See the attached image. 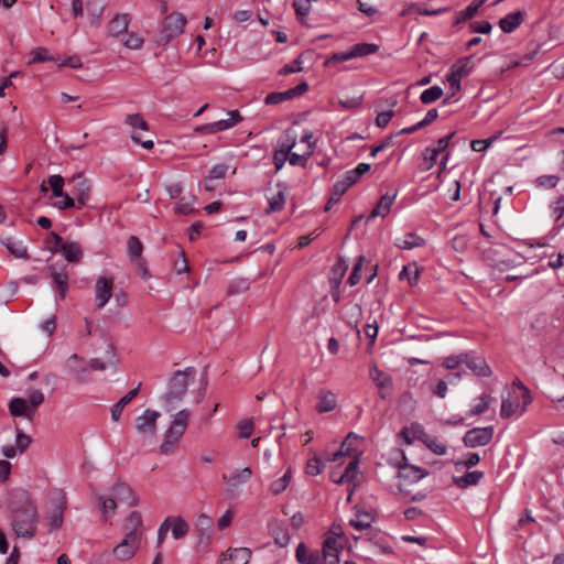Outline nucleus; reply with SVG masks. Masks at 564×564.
Listing matches in <instances>:
<instances>
[{
  "label": "nucleus",
  "instance_id": "obj_1",
  "mask_svg": "<svg viewBox=\"0 0 564 564\" xmlns=\"http://www.w3.org/2000/svg\"><path fill=\"white\" fill-rule=\"evenodd\" d=\"M13 497L9 505L12 530L18 536L32 539L36 533L37 508L24 490L14 492Z\"/></svg>",
  "mask_w": 564,
  "mask_h": 564
},
{
  "label": "nucleus",
  "instance_id": "obj_2",
  "mask_svg": "<svg viewBox=\"0 0 564 564\" xmlns=\"http://www.w3.org/2000/svg\"><path fill=\"white\" fill-rule=\"evenodd\" d=\"M196 369L187 367L184 370H176L169 380L167 389L162 394L161 401L166 412L175 410L186 394L187 388L194 381Z\"/></svg>",
  "mask_w": 564,
  "mask_h": 564
},
{
  "label": "nucleus",
  "instance_id": "obj_3",
  "mask_svg": "<svg viewBox=\"0 0 564 564\" xmlns=\"http://www.w3.org/2000/svg\"><path fill=\"white\" fill-rule=\"evenodd\" d=\"M189 417L191 411L188 409H182L174 414L173 420L164 434V440L160 446L162 454L170 455L174 452L175 445L178 443L186 431Z\"/></svg>",
  "mask_w": 564,
  "mask_h": 564
},
{
  "label": "nucleus",
  "instance_id": "obj_4",
  "mask_svg": "<svg viewBox=\"0 0 564 564\" xmlns=\"http://www.w3.org/2000/svg\"><path fill=\"white\" fill-rule=\"evenodd\" d=\"M393 453L400 455L402 458L401 462H397V466L399 469L398 477L400 478L401 481L399 489L401 491L405 490L403 488L404 485L415 484L425 476H427L429 473L424 468L409 464L408 458L405 457L402 451L394 449Z\"/></svg>",
  "mask_w": 564,
  "mask_h": 564
},
{
  "label": "nucleus",
  "instance_id": "obj_5",
  "mask_svg": "<svg viewBox=\"0 0 564 564\" xmlns=\"http://www.w3.org/2000/svg\"><path fill=\"white\" fill-rule=\"evenodd\" d=\"M186 18L181 13H171L164 20L163 26L156 40L158 44L166 45L172 39L183 33Z\"/></svg>",
  "mask_w": 564,
  "mask_h": 564
},
{
  "label": "nucleus",
  "instance_id": "obj_6",
  "mask_svg": "<svg viewBox=\"0 0 564 564\" xmlns=\"http://www.w3.org/2000/svg\"><path fill=\"white\" fill-rule=\"evenodd\" d=\"M160 416V412L147 409L141 415L137 416L134 420V429L137 433L143 440H153L158 431L156 421Z\"/></svg>",
  "mask_w": 564,
  "mask_h": 564
},
{
  "label": "nucleus",
  "instance_id": "obj_7",
  "mask_svg": "<svg viewBox=\"0 0 564 564\" xmlns=\"http://www.w3.org/2000/svg\"><path fill=\"white\" fill-rule=\"evenodd\" d=\"M492 436L494 426L474 427L465 433L463 443L466 447L469 448L486 446L490 443Z\"/></svg>",
  "mask_w": 564,
  "mask_h": 564
},
{
  "label": "nucleus",
  "instance_id": "obj_8",
  "mask_svg": "<svg viewBox=\"0 0 564 564\" xmlns=\"http://www.w3.org/2000/svg\"><path fill=\"white\" fill-rule=\"evenodd\" d=\"M50 276L52 279V286L58 293L59 299L64 300L68 291V274L64 268H58L57 264L53 263L47 267Z\"/></svg>",
  "mask_w": 564,
  "mask_h": 564
},
{
  "label": "nucleus",
  "instance_id": "obj_9",
  "mask_svg": "<svg viewBox=\"0 0 564 564\" xmlns=\"http://www.w3.org/2000/svg\"><path fill=\"white\" fill-rule=\"evenodd\" d=\"M124 538H128V541H139L141 542L142 536V517L139 511H132L129 517L126 519L123 524Z\"/></svg>",
  "mask_w": 564,
  "mask_h": 564
},
{
  "label": "nucleus",
  "instance_id": "obj_10",
  "mask_svg": "<svg viewBox=\"0 0 564 564\" xmlns=\"http://www.w3.org/2000/svg\"><path fill=\"white\" fill-rule=\"evenodd\" d=\"M69 183L74 184V195L76 196V200L78 203L77 209H80L87 204L90 197V182L83 175L78 174L73 176Z\"/></svg>",
  "mask_w": 564,
  "mask_h": 564
},
{
  "label": "nucleus",
  "instance_id": "obj_11",
  "mask_svg": "<svg viewBox=\"0 0 564 564\" xmlns=\"http://www.w3.org/2000/svg\"><path fill=\"white\" fill-rule=\"evenodd\" d=\"M56 505L50 513V527L51 530H57L63 525L64 510L66 509V497L62 490L54 492Z\"/></svg>",
  "mask_w": 564,
  "mask_h": 564
},
{
  "label": "nucleus",
  "instance_id": "obj_12",
  "mask_svg": "<svg viewBox=\"0 0 564 564\" xmlns=\"http://www.w3.org/2000/svg\"><path fill=\"white\" fill-rule=\"evenodd\" d=\"M426 432L422 424L413 422L410 425L403 426L398 434V438L402 444L411 445L415 441L423 442Z\"/></svg>",
  "mask_w": 564,
  "mask_h": 564
},
{
  "label": "nucleus",
  "instance_id": "obj_13",
  "mask_svg": "<svg viewBox=\"0 0 564 564\" xmlns=\"http://www.w3.org/2000/svg\"><path fill=\"white\" fill-rule=\"evenodd\" d=\"M213 519L204 513L199 514L196 522L197 545L207 546L213 535Z\"/></svg>",
  "mask_w": 564,
  "mask_h": 564
},
{
  "label": "nucleus",
  "instance_id": "obj_14",
  "mask_svg": "<svg viewBox=\"0 0 564 564\" xmlns=\"http://www.w3.org/2000/svg\"><path fill=\"white\" fill-rule=\"evenodd\" d=\"M113 280L111 278L100 276L95 286L97 308H102L112 295Z\"/></svg>",
  "mask_w": 564,
  "mask_h": 564
},
{
  "label": "nucleus",
  "instance_id": "obj_15",
  "mask_svg": "<svg viewBox=\"0 0 564 564\" xmlns=\"http://www.w3.org/2000/svg\"><path fill=\"white\" fill-rule=\"evenodd\" d=\"M463 361L469 370H471L475 375L479 377H489L491 375V369L486 362V360L474 354H463Z\"/></svg>",
  "mask_w": 564,
  "mask_h": 564
},
{
  "label": "nucleus",
  "instance_id": "obj_16",
  "mask_svg": "<svg viewBox=\"0 0 564 564\" xmlns=\"http://www.w3.org/2000/svg\"><path fill=\"white\" fill-rule=\"evenodd\" d=\"M359 435L350 432L340 445V448L335 452L332 457L328 458L330 462H337L341 456H351L352 458L359 457V452L355 448V443L359 440Z\"/></svg>",
  "mask_w": 564,
  "mask_h": 564
},
{
  "label": "nucleus",
  "instance_id": "obj_17",
  "mask_svg": "<svg viewBox=\"0 0 564 564\" xmlns=\"http://www.w3.org/2000/svg\"><path fill=\"white\" fill-rule=\"evenodd\" d=\"M251 551L248 547L229 549L224 554L219 564H248Z\"/></svg>",
  "mask_w": 564,
  "mask_h": 564
},
{
  "label": "nucleus",
  "instance_id": "obj_18",
  "mask_svg": "<svg viewBox=\"0 0 564 564\" xmlns=\"http://www.w3.org/2000/svg\"><path fill=\"white\" fill-rule=\"evenodd\" d=\"M130 22L131 17L128 13H117L107 26L108 34L118 37L128 31Z\"/></svg>",
  "mask_w": 564,
  "mask_h": 564
},
{
  "label": "nucleus",
  "instance_id": "obj_19",
  "mask_svg": "<svg viewBox=\"0 0 564 564\" xmlns=\"http://www.w3.org/2000/svg\"><path fill=\"white\" fill-rule=\"evenodd\" d=\"M140 545L139 541H128V538H123V540L113 547V555L116 558L120 561H127L130 560L135 552L138 551Z\"/></svg>",
  "mask_w": 564,
  "mask_h": 564
},
{
  "label": "nucleus",
  "instance_id": "obj_20",
  "mask_svg": "<svg viewBox=\"0 0 564 564\" xmlns=\"http://www.w3.org/2000/svg\"><path fill=\"white\" fill-rule=\"evenodd\" d=\"M388 216V193L382 194L377 206L371 210V213L366 217L365 223L367 226H373L378 218H380V224L384 223L386 217Z\"/></svg>",
  "mask_w": 564,
  "mask_h": 564
},
{
  "label": "nucleus",
  "instance_id": "obj_21",
  "mask_svg": "<svg viewBox=\"0 0 564 564\" xmlns=\"http://www.w3.org/2000/svg\"><path fill=\"white\" fill-rule=\"evenodd\" d=\"M112 496L116 501L127 503L128 506H134L137 503V497L132 489L124 482H117L113 485Z\"/></svg>",
  "mask_w": 564,
  "mask_h": 564
},
{
  "label": "nucleus",
  "instance_id": "obj_22",
  "mask_svg": "<svg viewBox=\"0 0 564 564\" xmlns=\"http://www.w3.org/2000/svg\"><path fill=\"white\" fill-rule=\"evenodd\" d=\"M269 532L273 538L275 544L280 547H285L290 543V534L285 525L280 521H272L269 523Z\"/></svg>",
  "mask_w": 564,
  "mask_h": 564
},
{
  "label": "nucleus",
  "instance_id": "obj_23",
  "mask_svg": "<svg viewBox=\"0 0 564 564\" xmlns=\"http://www.w3.org/2000/svg\"><path fill=\"white\" fill-rule=\"evenodd\" d=\"M369 377L371 381L378 387L379 394L382 400L387 398V381L388 377L384 371L380 370L375 361L370 362Z\"/></svg>",
  "mask_w": 564,
  "mask_h": 564
},
{
  "label": "nucleus",
  "instance_id": "obj_24",
  "mask_svg": "<svg viewBox=\"0 0 564 564\" xmlns=\"http://www.w3.org/2000/svg\"><path fill=\"white\" fill-rule=\"evenodd\" d=\"M9 411L12 416H25L32 419L34 413L30 410L28 401L24 398H13L9 402Z\"/></svg>",
  "mask_w": 564,
  "mask_h": 564
},
{
  "label": "nucleus",
  "instance_id": "obj_25",
  "mask_svg": "<svg viewBox=\"0 0 564 564\" xmlns=\"http://www.w3.org/2000/svg\"><path fill=\"white\" fill-rule=\"evenodd\" d=\"M337 406L336 395L332 391H321L318 393V402L316 404V411L319 413H326L333 411Z\"/></svg>",
  "mask_w": 564,
  "mask_h": 564
},
{
  "label": "nucleus",
  "instance_id": "obj_26",
  "mask_svg": "<svg viewBox=\"0 0 564 564\" xmlns=\"http://www.w3.org/2000/svg\"><path fill=\"white\" fill-rule=\"evenodd\" d=\"M522 20L521 11L511 12L499 21V26L505 33H511L521 24Z\"/></svg>",
  "mask_w": 564,
  "mask_h": 564
},
{
  "label": "nucleus",
  "instance_id": "obj_27",
  "mask_svg": "<svg viewBox=\"0 0 564 564\" xmlns=\"http://www.w3.org/2000/svg\"><path fill=\"white\" fill-rule=\"evenodd\" d=\"M171 520L172 536L181 540L189 532V524L182 517H167Z\"/></svg>",
  "mask_w": 564,
  "mask_h": 564
},
{
  "label": "nucleus",
  "instance_id": "obj_28",
  "mask_svg": "<svg viewBox=\"0 0 564 564\" xmlns=\"http://www.w3.org/2000/svg\"><path fill=\"white\" fill-rule=\"evenodd\" d=\"M484 477V473L479 470L469 471L463 476L454 477L453 482L459 488H467L477 485Z\"/></svg>",
  "mask_w": 564,
  "mask_h": 564
},
{
  "label": "nucleus",
  "instance_id": "obj_29",
  "mask_svg": "<svg viewBox=\"0 0 564 564\" xmlns=\"http://www.w3.org/2000/svg\"><path fill=\"white\" fill-rule=\"evenodd\" d=\"M251 475V469L249 467H245L240 470H235L229 478H227L226 474H223V478L228 480V485L231 488H237L238 486L247 482Z\"/></svg>",
  "mask_w": 564,
  "mask_h": 564
},
{
  "label": "nucleus",
  "instance_id": "obj_30",
  "mask_svg": "<svg viewBox=\"0 0 564 564\" xmlns=\"http://www.w3.org/2000/svg\"><path fill=\"white\" fill-rule=\"evenodd\" d=\"M2 243L6 246L8 251L15 258H20V259L29 258L26 248L24 247L22 241L14 240L13 238H4V239H2Z\"/></svg>",
  "mask_w": 564,
  "mask_h": 564
},
{
  "label": "nucleus",
  "instance_id": "obj_31",
  "mask_svg": "<svg viewBox=\"0 0 564 564\" xmlns=\"http://www.w3.org/2000/svg\"><path fill=\"white\" fill-rule=\"evenodd\" d=\"M61 252L68 262H78L83 257L82 247L77 242H65Z\"/></svg>",
  "mask_w": 564,
  "mask_h": 564
},
{
  "label": "nucleus",
  "instance_id": "obj_32",
  "mask_svg": "<svg viewBox=\"0 0 564 564\" xmlns=\"http://www.w3.org/2000/svg\"><path fill=\"white\" fill-rule=\"evenodd\" d=\"M348 269L347 261L339 257L336 263L332 268V275L329 278V283L335 285H340L341 280Z\"/></svg>",
  "mask_w": 564,
  "mask_h": 564
},
{
  "label": "nucleus",
  "instance_id": "obj_33",
  "mask_svg": "<svg viewBox=\"0 0 564 564\" xmlns=\"http://www.w3.org/2000/svg\"><path fill=\"white\" fill-rule=\"evenodd\" d=\"M228 116V119H223L214 122L216 132L228 130L242 121V117L240 116L238 110L229 111Z\"/></svg>",
  "mask_w": 564,
  "mask_h": 564
},
{
  "label": "nucleus",
  "instance_id": "obj_34",
  "mask_svg": "<svg viewBox=\"0 0 564 564\" xmlns=\"http://www.w3.org/2000/svg\"><path fill=\"white\" fill-rule=\"evenodd\" d=\"M484 0H474L470 4H468L464 10L457 12L455 24H459L465 22L476 15L479 8L482 6Z\"/></svg>",
  "mask_w": 564,
  "mask_h": 564
},
{
  "label": "nucleus",
  "instance_id": "obj_35",
  "mask_svg": "<svg viewBox=\"0 0 564 564\" xmlns=\"http://www.w3.org/2000/svg\"><path fill=\"white\" fill-rule=\"evenodd\" d=\"M373 520L375 517L371 511H358L356 519H351L349 523L357 530H364L370 528Z\"/></svg>",
  "mask_w": 564,
  "mask_h": 564
},
{
  "label": "nucleus",
  "instance_id": "obj_36",
  "mask_svg": "<svg viewBox=\"0 0 564 564\" xmlns=\"http://www.w3.org/2000/svg\"><path fill=\"white\" fill-rule=\"evenodd\" d=\"M424 240L415 234H406L403 238L395 239V246L400 249L410 250L422 246Z\"/></svg>",
  "mask_w": 564,
  "mask_h": 564
},
{
  "label": "nucleus",
  "instance_id": "obj_37",
  "mask_svg": "<svg viewBox=\"0 0 564 564\" xmlns=\"http://www.w3.org/2000/svg\"><path fill=\"white\" fill-rule=\"evenodd\" d=\"M422 443L435 455L442 456L447 453L446 444L442 443L437 437L427 433Z\"/></svg>",
  "mask_w": 564,
  "mask_h": 564
},
{
  "label": "nucleus",
  "instance_id": "obj_38",
  "mask_svg": "<svg viewBox=\"0 0 564 564\" xmlns=\"http://www.w3.org/2000/svg\"><path fill=\"white\" fill-rule=\"evenodd\" d=\"M438 116V112L436 109H430L425 117L419 121L417 123L409 127V128H404L402 130H400L397 135L401 134V133H412V132H415L416 130L432 123Z\"/></svg>",
  "mask_w": 564,
  "mask_h": 564
},
{
  "label": "nucleus",
  "instance_id": "obj_39",
  "mask_svg": "<svg viewBox=\"0 0 564 564\" xmlns=\"http://www.w3.org/2000/svg\"><path fill=\"white\" fill-rule=\"evenodd\" d=\"M127 245L128 256L131 261L142 258L143 245L137 236H130Z\"/></svg>",
  "mask_w": 564,
  "mask_h": 564
},
{
  "label": "nucleus",
  "instance_id": "obj_40",
  "mask_svg": "<svg viewBox=\"0 0 564 564\" xmlns=\"http://www.w3.org/2000/svg\"><path fill=\"white\" fill-rule=\"evenodd\" d=\"M97 499L100 505L102 517L105 520H107L113 514L117 508V501L113 497L105 498L104 496H98Z\"/></svg>",
  "mask_w": 564,
  "mask_h": 564
},
{
  "label": "nucleus",
  "instance_id": "obj_41",
  "mask_svg": "<svg viewBox=\"0 0 564 564\" xmlns=\"http://www.w3.org/2000/svg\"><path fill=\"white\" fill-rule=\"evenodd\" d=\"M494 401L495 399L492 397L482 394L481 397H479V402L467 412V415L475 416L482 414L489 409L491 402Z\"/></svg>",
  "mask_w": 564,
  "mask_h": 564
},
{
  "label": "nucleus",
  "instance_id": "obj_42",
  "mask_svg": "<svg viewBox=\"0 0 564 564\" xmlns=\"http://www.w3.org/2000/svg\"><path fill=\"white\" fill-rule=\"evenodd\" d=\"M443 96V89L440 86H432L422 91L420 100L424 105H430Z\"/></svg>",
  "mask_w": 564,
  "mask_h": 564
},
{
  "label": "nucleus",
  "instance_id": "obj_43",
  "mask_svg": "<svg viewBox=\"0 0 564 564\" xmlns=\"http://www.w3.org/2000/svg\"><path fill=\"white\" fill-rule=\"evenodd\" d=\"M285 205V193L284 191H279L275 195L269 198V207L267 208V214H272L275 212H280L283 209Z\"/></svg>",
  "mask_w": 564,
  "mask_h": 564
},
{
  "label": "nucleus",
  "instance_id": "obj_44",
  "mask_svg": "<svg viewBox=\"0 0 564 564\" xmlns=\"http://www.w3.org/2000/svg\"><path fill=\"white\" fill-rule=\"evenodd\" d=\"M32 58L30 61L31 64L42 63V62H57V58L50 54L48 50L45 47H37L31 52Z\"/></svg>",
  "mask_w": 564,
  "mask_h": 564
},
{
  "label": "nucleus",
  "instance_id": "obj_45",
  "mask_svg": "<svg viewBox=\"0 0 564 564\" xmlns=\"http://www.w3.org/2000/svg\"><path fill=\"white\" fill-rule=\"evenodd\" d=\"M370 170V164L368 163H360L358 164L357 167H355L354 170H350V171H347L344 175V177L351 184L354 185L358 178L365 174L366 172H368Z\"/></svg>",
  "mask_w": 564,
  "mask_h": 564
},
{
  "label": "nucleus",
  "instance_id": "obj_46",
  "mask_svg": "<svg viewBox=\"0 0 564 564\" xmlns=\"http://www.w3.org/2000/svg\"><path fill=\"white\" fill-rule=\"evenodd\" d=\"M399 279L408 280L411 285L416 283L419 280V270L416 265H404L399 273Z\"/></svg>",
  "mask_w": 564,
  "mask_h": 564
},
{
  "label": "nucleus",
  "instance_id": "obj_47",
  "mask_svg": "<svg viewBox=\"0 0 564 564\" xmlns=\"http://www.w3.org/2000/svg\"><path fill=\"white\" fill-rule=\"evenodd\" d=\"M351 48L356 58L376 53L379 46L372 43H359L351 46Z\"/></svg>",
  "mask_w": 564,
  "mask_h": 564
},
{
  "label": "nucleus",
  "instance_id": "obj_48",
  "mask_svg": "<svg viewBox=\"0 0 564 564\" xmlns=\"http://www.w3.org/2000/svg\"><path fill=\"white\" fill-rule=\"evenodd\" d=\"M124 122L132 129H140L144 131L149 130L148 122L143 119L142 115L140 113L128 115L126 117Z\"/></svg>",
  "mask_w": 564,
  "mask_h": 564
},
{
  "label": "nucleus",
  "instance_id": "obj_49",
  "mask_svg": "<svg viewBox=\"0 0 564 564\" xmlns=\"http://www.w3.org/2000/svg\"><path fill=\"white\" fill-rule=\"evenodd\" d=\"M46 183L52 188L54 197L64 196V178L61 175H51Z\"/></svg>",
  "mask_w": 564,
  "mask_h": 564
},
{
  "label": "nucleus",
  "instance_id": "obj_50",
  "mask_svg": "<svg viewBox=\"0 0 564 564\" xmlns=\"http://www.w3.org/2000/svg\"><path fill=\"white\" fill-rule=\"evenodd\" d=\"M345 540L328 535L323 543L322 551L340 552L344 549Z\"/></svg>",
  "mask_w": 564,
  "mask_h": 564
},
{
  "label": "nucleus",
  "instance_id": "obj_51",
  "mask_svg": "<svg viewBox=\"0 0 564 564\" xmlns=\"http://www.w3.org/2000/svg\"><path fill=\"white\" fill-rule=\"evenodd\" d=\"M25 400L28 401L30 410L35 413L36 409L44 402L45 398L41 390H32L29 392Z\"/></svg>",
  "mask_w": 564,
  "mask_h": 564
},
{
  "label": "nucleus",
  "instance_id": "obj_52",
  "mask_svg": "<svg viewBox=\"0 0 564 564\" xmlns=\"http://www.w3.org/2000/svg\"><path fill=\"white\" fill-rule=\"evenodd\" d=\"M438 156L437 150H432V148H426L423 152V162L421 164V170L429 171L433 167Z\"/></svg>",
  "mask_w": 564,
  "mask_h": 564
},
{
  "label": "nucleus",
  "instance_id": "obj_53",
  "mask_svg": "<svg viewBox=\"0 0 564 564\" xmlns=\"http://www.w3.org/2000/svg\"><path fill=\"white\" fill-rule=\"evenodd\" d=\"M293 97H291L289 89L285 91H274L267 95L264 102L267 105H278L281 102H284L286 100H291Z\"/></svg>",
  "mask_w": 564,
  "mask_h": 564
},
{
  "label": "nucleus",
  "instance_id": "obj_54",
  "mask_svg": "<svg viewBox=\"0 0 564 564\" xmlns=\"http://www.w3.org/2000/svg\"><path fill=\"white\" fill-rule=\"evenodd\" d=\"M47 248L53 252H59L62 247L64 246V240L61 236H58L56 232H50L47 240Z\"/></svg>",
  "mask_w": 564,
  "mask_h": 564
},
{
  "label": "nucleus",
  "instance_id": "obj_55",
  "mask_svg": "<svg viewBox=\"0 0 564 564\" xmlns=\"http://www.w3.org/2000/svg\"><path fill=\"white\" fill-rule=\"evenodd\" d=\"M498 138H499V135L496 134L488 139L473 140L470 143V147L476 152H482L486 149H488Z\"/></svg>",
  "mask_w": 564,
  "mask_h": 564
},
{
  "label": "nucleus",
  "instance_id": "obj_56",
  "mask_svg": "<svg viewBox=\"0 0 564 564\" xmlns=\"http://www.w3.org/2000/svg\"><path fill=\"white\" fill-rule=\"evenodd\" d=\"M552 216L554 220L557 223L564 215V194L558 196L552 204Z\"/></svg>",
  "mask_w": 564,
  "mask_h": 564
},
{
  "label": "nucleus",
  "instance_id": "obj_57",
  "mask_svg": "<svg viewBox=\"0 0 564 564\" xmlns=\"http://www.w3.org/2000/svg\"><path fill=\"white\" fill-rule=\"evenodd\" d=\"M249 289V282L247 279H237L232 281L227 290L229 295H234L240 292H243Z\"/></svg>",
  "mask_w": 564,
  "mask_h": 564
},
{
  "label": "nucleus",
  "instance_id": "obj_58",
  "mask_svg": "<svg viewBox=\"0 0 564 564\" xmlns=\"http://www.w3.org/2000/svg\"><path fill=\"white\" fill-rule=\"evenodd\" d=\"M227 171H228V165H226L224 163L214 165L212 167V170L209 171V175L207 176L206 182L224 178Z\"/></svg>",
  "mask_w": 564,
  "mask_h": 564
},
{
  "label": "nucleus",
  "instance_id": "obj_59",
  "mask_svg": "<svg viewBox=\"0 0 564 564\" xmlns=\"http://www.w3.org/2000/svg\"><path fill=\"white\" fill-rule=\"evenodd\" d=\"M323 467H324V465H323L321 458L317 456H314L313 458L308 459L306 463V474L311 475V476H316L322 471Z\"/></svg>",
  "mask_w": 564,
  "mask_h": 564
},
{
  "label": "nucleus",
  "instance_id": "obj_60",
  "mask_svg": "<svg viewBox=\"0 0 564 564\" xmlns=\"http://www.w3.org/2000/svg\"><path fill=\"white\" fill-rule=\"evenodd\" d=\"M358 464L359 459L358 457L351 458V460L348 463L347 467L345 468V471L343 473L344 479H347L348 482L352 481L355 477L357 476L358 470Z\"/></svg>",
  "mask_w": 564,
  "mask_h": 564
},
{
  "label": "nucleus",
  "instance_id": "obj_61",
  "mask_svg": "<svg viewBox=\"0 0 564 564\" xmlns=\"http://www.w3.org/2000/svg\"><path fill=\"white\" fill-rule=\"evenodd\" d=\"M518 406L519 403H513L509 399H503L501 402L500 416L503 419L510 417Z\"/></svg>",
  "mask_w": 564,
  "mask_h": 564
},
{
  "label": "nucleus",
  "instance_id": "obj_62",
  "mask_svg": "<svg viewBox=\"0 0 564 564\" xmlns=\"http://www.w3.org/2000/svg\"><path fill=\"white\" fill-rule=\"evenodd\" d=\"M31 444V437L24 434L21 430H17L15 447L20 453H23Z\"/></svg>",
  "mask_w": 564,
  "mask_h": 564
},
{
  "label": "nucleus",
  "instance_id": "obj_63",
  "mask_svg": "<svg viewBox=\"0 0 564 564\" xmlns=\"http://www.w3.org/2000/svg\"><path fill=\"white\" fill-rule=\"evenodd\" d=\"M144 40L135 34L130 33L128 39L123 42V45L130 50H140L143 46Z\"/></svg>",
  "mask_w": 564,
  "mask_h": 564
},
{
  "label": "nucleus",
  "instance_id": "obj_64",
  "mask_svg": "<svg viewBox=\"0 0 564 564\" xmlns=\"http://www.w3.org/2000/svg\"><path fill=\"white\" fill-rule=\"evenodd\" d=\"M237 429L241 438H249L253 431V423L251 420H242L238 423Z\"/></svg>",
  "mask_w": 564,
  "mask_h": 564
}]
</instances>
